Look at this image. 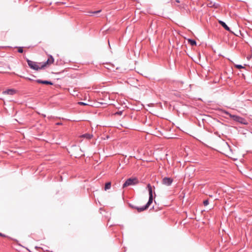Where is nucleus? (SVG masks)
Here are the masks:
<instances>
[{"label": "nucleus", "instance_id": "20", "mask_svg": "<svg viewBox=\"0 0 252 252\" xmlns=\"http://www.w3.org/2000/svg\"><path fill=\"white\" fill-rule=\"evenodd\" d=\"M208 6H209V7H212V6H213V5H212V4H211V3L209 4H208Z\"/></svg>", "mask_w": 252, "mask_h": 252}, {"label": "nucleus", "instance_id": "2", "mask_svg": "<svg viewBox=\"0 0 252 252\" xmlns=\"http://www.w3.org/2000/svg\"><path fill=\"white\" fill-rule=\"evenodd\" d=\"M147 188L148 189L149 193V199L147 204L142 207H136V209L137 210L138 212H142L145 210H146L151 204L153 202V192H152V187L150 184H148Z\"/></svg>", "mask_w": 252, "mask_h": 252}, {"label": "nucleus", "instance_id": "14", "mask_svg": "<svg viewBox=\"0 0 252 252\" xmlns=\"http://www.w3.org/2000/svg\"><path fill=\"white\" fill-rule=\"evenodd\" d=\"M101 11V10H97V11H94V12H89V13H93V14H97V13H100Z\"/></svg>", "mask_w": 252, "mask_h": 252}, {"label": "nucleus", "instance_id": "11", "mask_svg": "<svg viewBox=\"0 0 252 252\" xmlns=\"http://www.w3.org/2000/svg\"><path fill=\"white\" fill-rule=\"evenodd\" d=\"M111 183L110 182H107L105 184L104 187V190H107L111 188Z\"/></svg>", "mask_w": 252, "mask_h": 252}, {"label": "nucleus", "instance_id": "1", "mask_svg": "<svg viewBox=\"0 0 252 252\" xmlns=\"http://www.w3.org/2000/svg\"><path fill=\"white\" fill-rule=\"evenodd\" d=\"M27 62L31 69L38 71L40 69H43L49 66L51 64H53L54 62V59L52 56H49L47 61L43 63H36L28 59H27Z\"/></svg>", "mask_w": 252, "mask_h": 252}, {"label": "nucleus", "instance_id": "8", "mask_svg": "<svg viewBox=\"0 0 252 252\" xmlns=\"http://www.w3.org/2000/svg\"><path fill=\"white\" fill-rule=\"evenodd\" d=\"M36 82L38 83H41V84H46V85H53V83L50 82V81H42V80H36Z\"/></svg>", "mask_w": 252, "mask_h": 252}, {"label": "nucleus", "instance_id": "19", "mask_svg": "<svg viewBox=\"0 0 252 252\" xmlns=\"http://www.w3.org/2000/svg\"><path fill=\"white\" fill-rule=\"evenodd\" d=\"M25 79H27V80H30V81L32 80V79H31L30 78H28V77H26Z\"/></svg>", "mask_w": 252, "mask_h": 252}, {"label": "nucleus", "instance_id": "12", "mask_svg": "<svg viewBox=\"0 0 252 252\" xmlns=\"http://www.w3.org/2000/svg\"><path fill=\"white\" fill-rule=\"evenodd\" d=\"M188 43H189L192 46H194L196 45V42L195 40H192L190 39H188Z\"/></svg>", "mask_w": 252, "mask_h": 252}, {"label": "nucleus", "instance_id": "10", "mask_svg": "<svg viewBox=\"0 0 252 252\" xmlns=\"http://www.w3.org/2000/svg\"><path fill=\"white\" fill-rule=\"evenodd\" d=\"M93 137V135L92 134H90L89 133H86L84 134H83L81 136H80V137L81 138H85L87 139H91Z\"/></svg>", "mask_w": 252, "mask_h": 252}, {"label": "nucleus", "instance_id": "15", "mask_svg": "<svg viewBox=\"0 0 252 252\" xmlns=\"http://www.w3.org/2000/svg\"><path fill=\"white\" fill-rule=\"evenodd\" d=\"M18 52L21 53H23V48L21 47H19L18 49Z\"/></svg>", "mask_w": 252, "mask_h": 252}, {"label": "nucleus", "instance_id": "13", "mask_svg": "<svg viewBox=\"0 0 252 252\" xmlns=\"http://www.w3.org/2000/svg\"><path fill=\"white\" fill-rule=\"evenodd\" d=\"M235 66L238 69L244 68L245 67L244 66L239 64H235Z\"/></svg>", "mask_w": 252, "mask_h": 252}, {"label": "nucleus", "instance_id": "5", "mask_svg": "<svg viewBox=\"0 0 252 252\" xmlns=\"http://www.w3.org/2000/svg\"><path fill=\"white\" fill-rule=\"evenodd\" d=\"M138 183V180L136 178H129L123 184V188H125L129 186L136 185Z\"/></svg>", "mask_w": 252, "mask_h": 252}, {"label": "nucleus", "instance_id": "3", "mask_svg": "<svg viewBox=\"0 0 252 252\" xmlns=\"http://www.w3.org/2000/svg\"><path fill=\"white\" fill-rule=\"evenodd\" d=\"M219 149L221 153H225L229 150V146L224 140H221L219 143Z\"/></svg>", "mask_w": 252, "mask_h": 252}, {"label": "nucleus", "instance_id": "22", "mask_svg": "<svg viewBox=\"0 0 252 252\" xmlns=\"http://www.w3.org/2000/svg\"><path fill=\"white\" fill-rule=\"evenodd\" d=\"M57 125H61V123H58Z\"/></svg>", "mask_w": 252, "mask_h": 252}, {"label": "nucleus", "instance_id": "7", "mask_svg": "<svg viewBox=\"0 0 252 252\" xmlns=\"http://www.w3.org/2000/svg\"><path fill=\"white\" fill-rule=\"evenodd\" d=\"M3 94L13 95L16 93V91L14 89H8L3 92Z\"/></svg>", "mask_w": 252, "mask_h": 252}, {"label": "nucleus", "instance_id": "16", "mask_svg": "<svg viewBox=\"0 0 252 252\" xmlns=\"http://www.w3.org/2000/svg\"><path fill=\"white\" fill-rule=\"evenodd\" d=\"M203 204L204 205V206H207L209 204V201L208 200H205L203 201Z\"/></svg>", "mask_w": 252, "mask_h": 252}, {"label": "nucleus", "instance_id": "17", "mask_svg": "<svg viewBox=\"0 0 252 252\" xmlns=\"http://www.w3.org/2000/svg\"><path fill=\"white\" fill-rule=\"evenodd\" d=\"M78 104L81 105H88L87 103H84L83 102H79Z\"/></svg>", "mask_w": 252, "mask_h": 252}, {"label": "nucleus", "instance_id": "9", "mask_svg": "<svg viewBox=\"0 0 252 252\" xmlns=\"http://www.w3.org/2000/svg\"><path fill=\"white\" fill-rule=\"evenodd\" d=\"M219 22L226 31L231 32L230 28L226 25L224 22L221 21H219Z\"/></svg>", "mask_w": 252, "mask_h": 252}, {"label": "nucleus", "instance_id": "21", "mask_svg": "<svg viewBox=\"0 0 252 252\" xmlns=\"http://www.w3.org/2000/svg\"><path fill=\"white\" fill-rule=\"evenodd\" d=\"M176 1L177 2H179V1L178 0H176Z\"/></svg>", "mask_w": 252, "mask_h": 252}, {"label": "nucleus", "instance_id": "4", "mask_svg": "<svg viewBox=\"0 0 252 252\" xmlns=\"http://www.w3.org/2000/svg\"><path fill=\"white\" fill-rule=\"evenodd\" d=\"M225 113L227 115L229 116V117L230 118H231L232 120H233L234 121H235L236 122H238L241 124H243L244 125L247 124V122L246 120L245 119H244V118L240 117L239 116H236V115H231L230 113H229L228 112H225Z\"/></svg>", "mask_w": 252, "mask_h": 252}, {"label": "nucleus", "instance_id": "6", "mask_svg": "<svg viewBox=\"0 0 252 252\" xmlns=\"http://www.w3.org/2000/svg\"><path fill=\"white\" fill-rule=\"evenodd\" d=\"M172 182L173 179L169 177H164L163 178L162 180V184L167 186H170L172 184Z\"/></svg>", "mask_w": 252, "mask_h": 252}, {"label": "nucleus", "instance_id": "18", "mask_svg": "<svg viewBox=\"0 0 252 252\" xmlns=\"http://www.w3.org/2000/svg\"><path fill=\"white\" fill-rule=\"evenodd\" d=\"M0 236L1 237H6V235L3 234H2L1 233H0Z\"/></svg>", "mask_w": 252, "mask_h": 252}]
</instances>
